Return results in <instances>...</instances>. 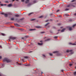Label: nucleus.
I'll return each instance as SVG.
<instances>
[{
  "mask_svg": "<svg viewBox=\"0 0 76 76\" xmlns=\"http://www.w3.org/2000/svg\"><path fill=\"white\" fill-rule=\"evenodd\" d=\"M17 65H19V66H21V65H23V66H31V64H19L18 63H17L16 64Z\"/></svg>",
  "mask_w": 76,
  "mask_h": 76,
  "instance_id": "1",
  "label": "nucleus"
},
{
  "mask_svg": "<svg viewBox=\"0 0 76 76\" xmlns=\"http://www.w3.org/2000/svg\"><path fill=\"white\" fill-rule=\"evenodd\" d=\"M3 61H6L7 63H10L11 62V60L7 58H4L3 59Z\"/></svg>",
  "mask_w": 76,
  "mask_h": 76,
  "instance_id": "2",
  "label": "nucleus"
},
{
  "mask_svg": "<svg viewBox=\"0 0 76 76\" xmlns=\"http://www.w3.org/2000/svg\"><path fill=\"white\" fill-rule=\"evenodd\" d=\"M76 25V24L73 25L72 26V27H68V28H69V31H71V30H72V29H73V28L74 27H75V26Z\"/></svg>",
  "mask_w": 76,
  "mask_h": 76,
  "instance_id": "3",
  "label": "nucleus"
},
{
  "mask_svg": "<svg viewBox=\"0 0 76 76\" xmlns=\"http://www.w3.org/2000/svg\"><path fill=\"white\" fill-rule=\"evenodd\" d=\"M1 14L2 15H4L5 16H6V17L7 16V14H5L3 12H1Z\"/></svg>",
  "mask_w": 76,
  "mask_h": 76,
  "instance_id": "4",
  "label": "nucleus"
},
{
  "mask_svg": "<svg viewBox=\"0 0 76 76\" xmlns=\"http://www.w3.org/2000/svg\"><path fill=\"white\" fill-rule=\"evenodd\" d=\"M0 66H2V67H4L5 66V64H3L2 63H1L0 64Z\"/></svg>",
  "mask_w": 76,
  "mask_h": 76,
  "instance_id": "5",
  "label": "nucleus"
},
{
  "mask_svg": "<svg viewBox=\"0 0 76 76\" xmlns=\"http://www.w3.org/2000/svg\"><path fill=\"white\" fill-rule=\"evenodd\" d=\"M15 26H17V27H18L19 28L20 27V26L18 24H15Z\"/></svg>",
  "mask_w": 76,
  "mask_h": 76,
  "instance_id": "6",
  "label": "nucleus"
},
{
  "mask_svg": "<svg viewBox=\"0 0 76 76\" xmlns=\"http://www.w3.org/2000/svg\"><path fill=\"white\" fill-rule=\"evenodd\" d=\"M29 1V0H26L25 1V3H28Z\"/></svg>",
  "mask_w": 76,
  "mask_h": 76,
  "instance_id": "7",
  "label": "nucleus"
},
{
  "mask_svg": "<svg viewBox=\"0 0 76 76\" xmlns=\"http://www.w3.org/2000/svg\"><path fill=\"white\" fill-rule=\"evenodd\" d=\"M30 57L29 56H25L24 58H26V59H28V58H29Z\"/></svg>",
  "mask_w": 76,
  "mask_h": 76,
  "instance_id": "8",
  "label": "nucleus"
},
{
  "mask_svg": "<svg viewBox=\"0 0 76 76\" xmlns=\"http://www.w3.org/2000/svg\"><path fill=\"white\" fill-rule=\"evenodd\" d=\"M12 6V4H9L8 5V7H11Z\"/></svg>",
  "mask_w": 76,
  "mask_h": 76,
  "instance_id": "9",
  "label": "nucleus"
},
{
  "mask_svg": "<svg viewBox=\"0 0 76 76\" xmlns=\"http://www.w3.org/2000/svg\"><path fill=\"white\" fill-rule=\"evenodd\" d=\"M10 39H15V37H10Z\"/></svg>",
  "mask_w": 76,
  "mask_h": 76,
  "instance_id": "10",
  "label": "nucleus"
},
{
  "mask_svg": "<svg viewBox=\"0 0 76 76\" xmlns=\"http://www.w3.org/2000/svg\"><path fill=\"white\" fill-rule=\"evenodd\" d=\"M58 51H55L53 52V53H56L57 54H58Z\"/></svg>",
  "mask_w": 76,
  "mask_h": 76,
  "instance_id": "11",
  "label": "nucleus"
},
{
  "mask_svg": "<svg viewBox=\"0 0 76 76\" xmlns=\"http://www.w3.org/2000/svg\"><path fill=\"white\" fill-rule=\"evenodd\" d=\"M69 44L72 45H76V44H75V43L72 44V43H69Z\"/></svg>",
  "mask_w": 76,
  "mask_h": 76,
  "instance_id": "12",
  "label": "nucleus"
},
{
  "mask_svg": "<svg viewBox=\"0 0 76 76\" xmlns=\"http://www.w3.org/2000/svg\"><path fill=\"white\" fill-rule=\"evenodd\" d=\"M72 50H66V52H67V53H68V52H69L70 51L71 52H72Z\"/></svg>",
  "mask_w": 76,
  "mask_h": 76,
  "instance_id": "13",
  "label": "nucleus"
},
{
  "mask_svg": "<svg viewBox=\"0 0 76 76\" xmlns=\"http://www.w3.org/2000/svg\"><path fill=\"white\" fill-rule=\"evenodd\" d=\"M1 35H2V36H6V34L4 33H1Z\"/></svg>",
  "mask_w": 76,
  "mask_h": 76,
  "instance_id": "14",
  "label": "nucleus"
},
{
  "mask_svg": "<svg viewBox=\"0 0 76 76\" xmlns=\"http://www.w3.org/2000/svg\"><path fill=\"white\" fill-rule=\"evenodd\" d=\"M6 4H1V6H6Z\"/></svg>",
  "mask_w": 76,
  "mask_h": 76,
  "instance_id": "15",
  "label": "nucleus"
},
{
  "mask_svg": "<svg viewBox=\"0 0 76 76\" xmlns=\"http://www.w3.org/2000/svg\"><path fill=\"white\" fill-rule=\"evenodd\" d=\"M33 12H31L30 13H29L28 14V16H30L31 15H32V14H33Z\"/></svg>",
  "mask_w": 76,
  "mask_h": 76,
  "instance_id": "16",
  "label": "nucleus"
},
{
  "mask_svg": "<svg viewBox=\"0 0 76 76\" xmlns=\"http://www.w3.org/2000/svg\"><path fill=\"white\" fill-rule=\"evenodd\" d=\"M64 30H66V28H64L61 31V32H64Z\"/></svg>",
  "mask_w": 76,
  "mask_h": 76,
  "instance_id": "17",
  "label": "nucleus"
},
{
  "mask_svg": "<svg viewBox=\"0 0 76 76\" xmlns=\"http://www.w3.org/2000/svg\"><path fill=\"white\" fill-rule=\"evenodd\" d=\"M50 39H48L45 40V41H50Z\"/></svg>",
  "mask_w": 76,
  "mask_h": 76,
  "instance_id": "18",
  "label": "nucleus"
},
{
  "mask_svg": "<svg viewBox=\"0 0 76 76\" xmlns=\"http://www.w3.org/2000/svg\"><path fill=\"white\" fill-rule=\"evenodd\" d=\"M38 45H42V43H38Z\"/></svg>",
  "mask_w": 76,
  "mask_h": 76,
  "instance_id": "19",
  "label": "nucleus"
},
{
  "mask_svg": "<svg viewBox=\"0 0 76 76\" xmlns=\"http://www.w3.org/2000/svg\"><path fill=\"white\" fill-rule=\"evenodd\" d=\"M49 23H48L46 24L45 25V26H47L48 25H49Z\"/></svg>",
  "mask_w": 76,
  "mask_h": 76,
  "instance_id": "20",
  "label": "nucleus"
},
{
  "mask_svg": "<svg viewBox=\"0 0 76 76\" xmlns=\"http://www.w3.org/2000/svg\"><path fill=\"white\" fill-rule=\"evenodd\" d=\"M36 28H41V27L40 26H37Z\"/></svg>",
  "mask_w": 76,
  "mask_h": 76,
  "instance_id": "21",
  "label": "nucleus"
},
{
  "mask_svg": "<svg viewBox=\"0 0 76 76\" xmlns=\"http://www.w3.org/2000/svg\"><path fill=\"white\" fill-rule=\"evenodd\" d=\"M49 55L50 56H53V54L51 53H50Z\"/></svg>",
  "mask_w": 76,
  "mask_h": 76,
  "instance_id": "22",
  "label": "nucleus"
},
{
  "mask_svg": "<svg viewBox=\"0 0 76 76\" xmlns=\"http://www.w3.org/2000/svg\"><path fill=\"white\" fill-rule=\"evenodd\" d=\"M69 10V9L66 8L65 10V11H67V10Z\"/></svg>",
  "mask_w": 76,
  "mask_h": 76,
  "instance_id": "23",
  "label": "nucleus"
},
{
  "mask_svg": "<svg viewBox=\"0 0 76 76\" xmlns=\"http://www.w3.org/2000/svg\"><path fill=\"white\" fill-rule=\"evenodd\" d=\"M15 16L16 17H19V15H15Z\"/></svg>",
  "mask_w": 76,
  "mask_h": 76,
  "instance_id": "24",
  "label": "nucleus"
},
{
  "mask_svg": "<svg viewBox=\"0 0 76 76\" xmlns=\"http://www.w3.org/2000/svg\"><path fill=\"white\" fill-rule=\"evenodd\" d=\"M34 30H35V29H30V31H34Z\"/></svg>",
  "mask_w": 76,
  "mask_h": 76,
  "instance_id": "25",
  "label": "nucleus"
},
{
  "mask_svg": "<svg viewBox=\"0 0 76 76\" xmlns=\"http://www.w3.org/2000/svg\"><path fill=\"white\" fill-rule=\"evenodd\" d=\"M5 2L6 3H9V2L7 1H5Z\"/></svg>",
  "mask_w": 76,
  "mask_h": 76,
  "instance_id": "26",
  "label": "nucleus"
},
{
  "mask_svg": "<svg viewBox=\"0 0 76 76\" xmlns=\"http://www.w3.org/2000/svg\"><path fill=\"white\" fill-rule=\"evenodd\" d=\"M42 17H43V16H40L39 17V18H42Z\"/></svg>",
  "mask_w": 76,
  "mask_h": 76,
  "instance_id": "27",
  "label": "nucleus"
},
{
  "mask_svg": "<svg viewBox=\"0 0 76 76\" xmlns=\"http://www.w3.org/2000/svg\"><path fill=\"white\" fill-rule=\"evenodd\" d=\"M75 1V0H72L71 1V2H74Z\"/></svg>",
  "mask_w": 76,
  "mask_h": 76,
  "instance_id": "28",
  "label": "nucleus"
},
{
  "mask_svg": "<svg viewBox=\"0 0 76 76\" xmlns=\"http://www.w3.org/2000/svg\"><path fill=\"white\" fill-rule=\"evenodd\" d=\"M54 38H57V37L55 36L54 37Z\"/></svg>",
  "mask_w": 76,
  "mask_h": 76,
  "instance_id": "29",
  "label": "nucleus"
},
{
  "mask_svg": "<svg viewBox=\"0 0 76 76\" xmlns=\"http://www.w3.org/2000/svg\"><path fill=\"white\" fill-rule=\"evenodd\" d=\"M59 11H60V10H58L56 11V12H59Z\"/></svg>",
  "mask_w": 76,
  "mask_h": 76,
  "instance_id": "30",
  "label": "nucleus"
},
{
  "mask_svg": "<svg viewBox=\"0 0 76 76\" xmlns=\"http://www.w3.org/2000/svg\"><path fill=\"white\" fill-rule=\"evenodd\" d=\"M64 16H69V15L68 14H65Z\"/></svg>",
  "mask_w": 76,
  "mask_h": 76,
  "instance_id": "31",
  "label": "nucleus"
},
{
  "mask_svg": "<svg viewBox=\"0 0 76 76\" xmlns=\"http://www.w3.org/2000/svg\"><path fill=\"white\" fill-rule=\"evenodd\" d=\"M11 20H14V18H12L11 19Z\"/></svg>",
  "mask_w": 76,
  "mask_h": 76,
  "instance_id": "32",
  "label": "nucleus"
},
{
  "mask_svg": "<svg viewBox=\"0 0 76 76\" xmlns=\"http://www.w3.org/2000/svg\"><path fill=\"white\" fill-rule=\"evenodd\" d=\"M69 66H72V64H70Z\"/></svg>",
  "mask_w": 76,
  "mask_h": 76,
  "instance_id": "33",
  "label": "nucleus"
},
{
  "mask_svg": "<svg viewBox=\"0 0 76 76\" xmlns=\"http://www.w3.org/2000/svg\"><path fill=\"white\" fill-rule=\"evenodd\" d=\"M21 1H22V2H23V1H25V0H21Z\"/></svg>",
  "mask_w": 76,
  "mask_h": 76,
  "instance_id": "34",
  "label": "nucleus"
},
{
  "mask_svg": "<svg viewBox=\"0 0 76 76\" xmlns=\"http://www.w3.org/2000/svg\"><path fill=\"white\" fill-rule=\"evenodd\" d=\"M44 32H41V34H44Z\"/></svg>",
  "mask_w": 76,
  "mask_h": 76,
  "instance_id": "35",
  "label": "nucleus"
},
{
  "mask_svg": "<svg viewBox=\"0 0 76 76\" xmlns=\"http://www.w3.org/2000/svg\"><path fill=\"white\" fill-rule=\"evenodd\" d=\"M25 37H26V38H28V36H26Z\"/></svg>",
  "mask_w": 76,
  "mask_h": 76,
  "instance_id": "36",
  "label": "nucleus"
},
{
  "mask_svg": "<svg viewBox=\"0 0 76 76\" xmlns=\"http://www.w3.org/2000/svg\"><path fill=\"white\" fill-rule=\"evenodd\" d=\"M42 56H43V57H45V56L44 55H42Z\"/></svg>",
  "mask_w": 76,
  "mask_h": 76,
  "instance_id": "37",
  "label": "nucleus"
},
{
  "mask_svg": "<svg viewBox=\"0 0 76 76\" xmlns=\"http://www.w3.org/2000/svg\"><path fill=\"white\" fill-rule=\"evenodd\" d=\"M71 54H73V52H72L71 53Z\"/></svg>",
  "mask_w": 76,
  "mask_h": 76,
  "instance_id": "38",
  "label": "nucleus"
},
{
  "mask_svg": "<svg viewBox=\"0 0 76 76\" xmlns=\"http://www.w3.org/2000/svg\"><path fill=\"white\" fill-rule=\"evenodd\" d=\"M74 16H76V13L74 14Z\"/></svg>",
  "mask_w": 76,
  "mask_h": 76,
  "instance_id": "39",
  "label": "nucleus"
},
{
  "mask_svg": "<svg viewBox=\"0 0 76 76\" xmlns=\"http://www.w3.org/2000/svg\"><path fill=\"white\" fill-rule=\"evenodd\" d=\"M22 39H24V37H22Z\"/></svg>",
  "mask_w": 76,
  "mask_h": 76,
  "instance_id": "40",
  "label": "nucleus"
},
{
  "mask_svg": "<svg viewBox=\"0 0 76 76\" xmlns=\"http://www.w3.org/2000/svg\"><path fill=\"white\" fill-rule=\"evenodd\" d=\"M69 21H72V19H70V20H69Z\"/></svg>",
  "mask_w": 76,
  "mask_h": 76,
  "instance_id": "41",
  "label": "nucleus"
},
{
  "mask_svg": "<svg viewBox=\"0 0 76 76\" xmlns=\"http://www.w3.org/2000/svg\"><path fill=\"white\" fill-rule=\"evenodd\" d=\"M1 56H0V59H1Z\"/></svg>",
  "mask_w": 76,
  "mask_h": 76,
  "instance_id": "42",
  "label": "nucleus"
},
{
  "mask_svg": "<svg viewBox=\"0 0 76 76\" xmlns=\"http://www.w3.org/2000/svg\"><path fill=\"white\" fill-rule=\"evenodd\" d=\"M67 7H70V5H68Z\"/></svg>",
  "mask_w": 76,
  "mask_h": 76,
  "instance_id": "43",
  "label": "nucleus"
},
{
  "mask_svg": "<svg viewBox=\"0 0 76 76\" xmlns=\"http://www.w3.org/2000/svg\"><path fill=\"white\" fill-rule=\"evenodd\" d=\"M0 48H2V47L1 46H0Z\"/></svg>",
  "mask_w": 76,
  "mask_h": 76,
  "instance_id": "44",
  "label": "nucleus"
},
{
  "mask_svg": "<svg viewBox=\"0 0 76 76\" xmlns=\"http://www.w3.org/2000/svg\"><path fill=\"white\" fill-rule=\"evenodd\" d=\"M48 21V20H46V22H47Z\"/></svg>",
  "mask_w": 76,
  "mask_h": 76,
  "instance_id": "45",
  "label": "nucleus"
},
{
  "mask_svg": "<svg viewBox=\"0 0 76 76\" xmlns=\"http://www.w3.org/2000/svg\"><path fill=\"white\" fill-rule=\"evenodd\" d=\"M34 19H32V20H34Z\"/></svg>",
  "mask_w": 76,
  "mask_h": 76,
  "instance_id": "46",
  "label": "nucleus"
},
{
  "mask_svg": "<svg viewBox=\"0 0 76 76\" xmlns=\"http://www.w3.org/2000/svg\"><path fill=\"white\" fill-rule=\"evenodd\" d=\"M12 1H15V0H12Z\"/></svg>",
  "mask_w": 76,
  "mask_h": 76,
  "instance_id": "47",
  "label": "nucleus"
},
{
  "mask_svg": "<svg viewBox=\"0 0 76 76\" xmlns=\"http://www.w3.org/2000/svg\"><path fill=\"white\" fill-rule=\"evenodd\" d=\"M60 31V30H58V31Z\"/></svg>",
  "mask_w": 76,
  "mask_h": 76,
  "instance_id": "48",
  "label": "nucleus"
},
{
  "mask_svg": "<svg viewBox=\"0 0 76 76\" xmlns=\"http://www.w3.org/2000/svg\"><path fill=\"white\" fill-rule=\"evenodd\" d=\"M16 1H18V0H16Z\"/></svg>",
  "mask_w": 76,
  "mask_h": 76,
  "instance_id": "49",
  "label": "nucleus"
},
{
  "mask_svg": "<svg viewBox=\"0 0 76 76\" xmlns=\"http://www.w3.org/2000/svg\"><path fill=\"white\" fill-rule=\"evenodd\" d=\"M40 42H42V41H40Z\"/></svg>",
  "mask_w": 76,
  "mask_h": 76,
  "instance_id": "50",
  "label": "nucleus"
},
{
  "mask_svg": "<svg viewBox=\"0 0 76 76\" xmlns=\"http://www.w3.org/2000/svg\"><path fill=\"white\" fill-rule=\"evenodd\" d=\"M0 3H1V2H0Z\"/></svg>",
  "mask_w": 76,
  "mask_h": 76,
  "instance_id": "51",
  "label": "nucleus"
},
{
  "mask_svg": "<svg viewBox=\"0 0 76 76\" xmlns=\"http://www.w3.org/2000/svg\"><path fill=\"white\" fill-rule=\"evenodd\" d=\"M76 64V63H75Z\"/></svg>",
  "mask_w": 76,
  "mask_h": 76,
  "instance_id": "52",
  "label": "nucleus"
},
{
  "mask_svg": "<svg viewBox=\"0 0 76 76\" xmlns=\"http://www.w3.org/2000/svg\"><path fill=\"white\" fill-rule=\"evenodd\" d=\"M9 40H10V39Z\"/></svg>",
  "mask_w": 76,
  "mask_h": 76,
  "instance_id": "53",
  "label": "nucleus"
}]
</instances>
